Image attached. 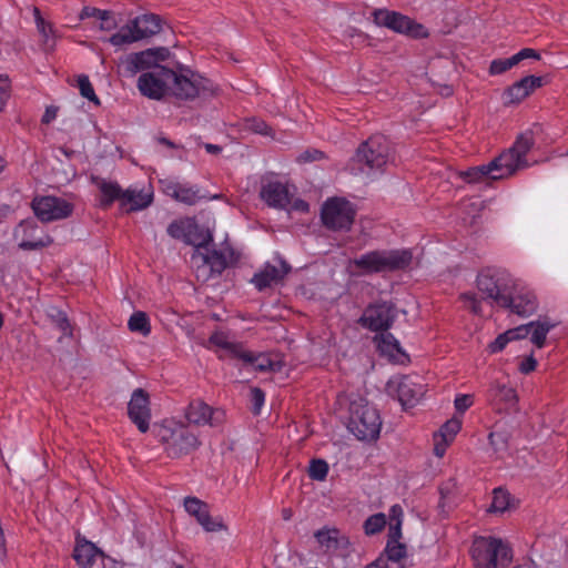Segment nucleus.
I'll list each match as a JSON object with an SVG mask.
<instances>
[{
	"label": "nucleus",
	"instance_id": "nucleus-38",
	"mask_svg": "<svg viewBox=\"0 0 568 568\" xmlns=\"http://www.w3.org/2000/svg\"><path fill=\"white\" fill-rule=\"evenodd\" d=\"M404 511L400 505H393L389 509V529L387 541H399L402 538V525H403Z\"/></svg>",
	"mask_w": 568,
	"mask_h": 568
},
{
	"label": "nucleus",
	"instance_id": "nucleus-55",
	"mask_svg": "<svg viewBox=\"0 0 568 568\" xmlns=\"http://www.w3.org/2000/svg\"><path fill=\"white\" fill-rule=\"evenodd\" d=\"M531 325L532 324L528 323V324L520 325L518 327L508 329V332L513 333L511 337H513L514 341L526 338L530 334Z\"/></svg>",
	"mask_w": 568,
	"mask_h": 568
},
{
	"label": "nucleus",
	"instance_id": "nucleus-60",
	"mask_svg": "<svg viewBox=\"0 0 568 568\" xmlns=\"http://www.w3.org/2000/svg\"><path fill=\"white\" fill-rule=\"evenodd\" d=\"M435 447H434V454L437 457H443L446 453V448L450 443L443 442V439L439 438V436L435 435Z\"/></svg>",
	"mask_w": 568,
	"mask_h": 568
},
{
	"label": "nucleus",
	"instance_id": "nucleus-21",
	"mask_svg": "<svg viewBox=\"0 0 568 568\" xmlns=\"http://www.w3.org/2000/svg\"><path fill=\"white\" fill-rule=\"evenodd\" d=\"M186 418L195 425L219 426L224 422L225 413L222 409H214L203 400H192L186 409Z\"/></svg>",
	"mask_w": 568,
	"mask_h": 568
},
{
	"label": "nucleus",
	"instance_id": "nucleus-8",
	"mask_svg": "<svg viewBox=\"0 0 568 568\" xmlns=\"http://www.w3.org/2000/svg\"><path fill=\"white\" fill-rule=\"evenodd\" d=\"M161 29L162 26L159 16L153 13L142 14L113 33L109 42L114 47H121L152 37L159 33Z\"/></svg>",
	"mask_w": 568,
	"mask_h": 568
},
{
	"label": "nucleus",
	"instance_id": "nucleus-36",
	"mask_svg": "<svg viewBox=\"0 0 568 568\" xmlns=\"http://www.w3.org/2000/svg\"><path fill=\"white\" fill-rule=\"evenodd\" d=\"M194 229H190V234L185 233L184 243L189 245H193L199 254L201 250H206L209 243L213 240L212 235L204 231L194 220H193Z\"/></svg>",
	"mask_w": 568,
	"mask_h": 568
},
{
	"label": "nucleus",
	"instance_id": "nucleus-14",
	"mask_svg": "<svg viewBox=\"0 0 568 568\" xmlns=\"http://www.w3.org/2000/svg\"><path fill=\"white\" fill-rule=\"evenodd\" d=\"M162 439L165 442L168 455L172 458L190 454L200 444L196 435L184 425H175L172 428L165 427Z\"/></svg>",
	"mask_w": 568,
	"mask_h": 568
},
{
	"label": "nucleus",
	"instance_id": "nucleus-43",
	"mask_svg": "<svg viewBox=\"0 0 568 568\" xmlns=\"http://www.w3.org/2000/svg\"><path fill=\"white\" fill-rule=\"evenodd\" d=\"M462 429V420L457 417H454L447 420L439 429L437 436H439L443 442L452 443L458 432Z\"/></svg>",
	"mask_w": 568,
	"mask_h": 568
},
{
	"label": "nucleus",
	"instance_id": "nucleus-45",
	"mask_svg": "<svg viewBox=\"0 0 568 568\" xmlns=\"http://www.w3.org/2000/svg\"><path fill=\"white\" fill-rule=\"evenodd\" d=\"M328 474V464L324 459H312L308 468V476L313 480L322 481Z\"/></svg>",
	"mask_w": 568,
	"mask_h": 568
},
{
	"label": "nucleus",
	"instance_id": "nucleus-3",
	"mask_svg": "<svg viewBox=\"0 0 568 568\" xmlns=\"http://www.w3.org/2000/svg\"><path fill=\"white\" fill-rule=\"evenodd\" d=\"M516 282L506 268L488 266L477 274L476 286L483 300L501 307L510 302L509 294L515 290Z\"/></svg>",
	"mask_w": 568,
	"mask_h": 568
},
{
	"label": "nucleus",
	"instance_id": "nucleus-49",
	"mask_svg": "<svg viewBox=\"0 0 568 568\" xmlns=\"http://www.w3.org/2000/svg\"><path fill=\"white\" fill-rule=\"evenodd\" d=\"M251 403L253 414L258 415L265 403V393L258 387H253L251 389Z\"/></svg>",
	"mask_w": 568,
	"mask_h": 568
},
{
	"label": "nucleus",
	"instance_id": "nucleus-20",
	"mask_svg": "<svg viewBox=\"0 0 568 568\" xmlns=\"http://www.w3.org/2000/svg\"><path fill=\"white\" fill-rule=\"evenodd\" d=\"M73 558L79 567L90 568H110V560H112L105 557L93 542L85 539H77Z\"/></svg>",
	"mask_w": 568,
	"mask_h": 568
},
{
	"label": "nucleus",
	"instance_id": "nucleus-28",
	"mask_svg": "<svg viewBox=\"0 0 568 568\" xmlns=\"http://www.w3.org/2000/svg\"><path fill=\"white\" fill-rule=\"evenodd\" d=\"M316 541L326 554L334 555L339 550L347 549L349 541L335 528H323L314 534Z\"/></svg>",
	"mask_w": 568,
	"mask_h": 568
},
{
	"label": "nucleus",
	"instance_id": "nucleus-57",
	"mask_svg": "<svg viewBox=\"0 0 568 568\" xmlns=\"http://www.w3.org/2000/svg\"><path fill=\"white\" fill-rule=\"evenodd\" d=\"M514 58L516 60V63L518 64L520 61L525 60V59H539L540 55L539 53L534 50V49H530V48H525V49H521L519 52H517L516 54H514Z\"/></svg>",
	"mask_w": 568,
	"mask_h": 568
},
{
	"label": "nucleus",
	"instance_id": "nucleus-52",
	"mask_svg": "<svg viewBox=\"0 0 568 568\" xmlns=\"http://www.w3.org/2000/svg\"><path fill=\"white\" fill-rule=\"evenodd\" d=\"M513 333L506 331L505 333L498 335V337L489 345V349L491 353L501 352L509 342L514 341L511 337Z\"/></svg>",
	"mask_w": 568,
	"mask_h": 568
},
{
	"label": "nucleus",
	"instance_id": "nucleus-41",
	"mask_svg": "<svg viewBox=\"0 0 568 568\" xmlns=\"http://www.w3.org/2000/svg\"><path fill=\"white\" fill-rule=\"evenodd\" d=\"M387 518L383 513H377L369 516L363 524L364 532L367 536L379 534L386 526Z\"/></svg>",
	"mask_w": 568,
	"mask_h": 568
},
{
	"label": "nucleus",
	"instance_id": "nucleus-47",
	"mask_svg": "<svg viewBox=\"0 0 568 568\" xmlns=\"http://www.w3.org/2000/svg\"><path fill=\"white\" fill-rule=\"evenodd\" d=\"M517 65L516 60L513 57L505 59H495L490 62L489 65V74L499 75L510 70L513 67Z\"/></svg>",
	"mask_w": 568,
	"mask_h": 568
},
{
	"label": "nucleus",
	"instance_id": "nucleus-15",
	"mask_svg": "<svg viewBox=\"0 0 568 568\" xmlns=\"http://www.w3.org/2000/svg\"><path fill=\"white\" fill-rule=\"evenodd\" d=\"M32 209L36 216L42 222H52L69 217L73 212V205L58 196H42L34 199Z\"/></svg>",
	"mask_w": 568,
	"mask_h": 568
},
{
	"label": "nucleus",
	"instance_id": "nucleus-22",
	"mask_svg": "<svg viewBox=\"0 0 568 568\" xmlns=\"http://www.w3.org/2000/svg\"><path fill=\"white\" fill-rule=\"evenodd\" d=\"M39 226L32 219L23 220L16 230V237H20L19 247L24 251L39 250L49 246L53 240L49 235L38 236Z\"/></svg>",
	"mask_w": 568,
	"mask_h": 568
},
{
	"label": "nucleus",
	"instance_id": "nucleus-9",
	"mask_svg": "<svg viewBox=\"0 0 568 568\" xmlns=\"http://www.w3.org/2000/svg\"><path fill=\"white\" fill-rule=\"evenodd\" d=\"M534 144V133L532 131L527 130L516 138L511 148L497 156L499 165H501L503 172L506 173L507 178L516 173L518 170L529 166L526 156L532 149Z\"/></svg>",
	"mask_w": 568,
	"mask_h": 568
},
{
	"label": "nucleus",
	"instance_id": "nucleus-1",
	"mask_svg": "<svg viewBox=\"0 0 568 568\" xmlns=\"http://www.w3.org/2000/svg\"><path fill=\"white\" fill-rule=\"evenodd\" d=\"M413 262L410 248L372 250L349 261L359 275L394 273L407 270Z\"/></svg>",
	"mask_w": 568,
	"mask_h": 568
},
{
	"label": "nucleus",
	"instance_id": "nucleus-54",
	"mask_svg": "<svg viewBox=\"0 0 568 568\" xmlns=\"http://www.w3.org/2000/svg\"><path fill=\"white\" fill-rule=\"evenodd\" d=\"M36 13V22L38 30L44 36L49 37L53 32L52 26L44 21V19L40 16V11L34 9Z\"/></svg>",
	"mask_w": 568,
	"mask_h": 568
},
{
	"label": "nucleus",
	"instance_id": "nucleus-6",
	"mask_svg": "<svg viewBox=\"0 0 568 568\" xmlns=\"http://www.w3.org/2000/svg\"><path fill=\"white\" fill-rule=\"evenodd\" d=\"M348 430L359 440H375L378 438L382 420L378 410L364 399L353 400L349 404Z\"/></svg>",
	"mask_w": 568,
	"mask_h": 568
},
{
	"label": "nucleus",
	"instance_id": "nucleus-51",
	"mask_svg": "<svg viewBox=\"0 0 568 568\" xmlns=\"http://www.w3.org/2000/svg\"><path fill=\"white\" fill-rule=\"evenodd\" d=\"M246 126L251 131L258 133L261 135H265V136L270 135L272 132V129L268 126V124L265 121H263L261 119H256V118L248 119L246 121Z\"/></svg>",
	"mask_w": 568,
	"mask_h": 568
},
{
	"label": "nucleus",
	"instance_id": "nucleus-59",
	"mask_svg": "<svg viewBox=\"0 0 568 568\" xmlns=\"http://www.w3.org/2000/svg\"><path fill=\"white\" fill-rule=\"evenodd\" d=\"M466 303H468L470 310L474 313H479L480 311V302L476 297L474 293H464L460 296Z\"/></svg>",
	"mask_w": 568,
	"mask_h": 568
},
{
	"label": "nucleus",
	"instance_id": "nucleus-2",
	"mask_svg": "<svg viewBox=\"0 0 568 568\" xmlns=\"http://www.w3.org/2000/svg\"><path fill=\"white\" fill-rule=\"evenodd\" d=\"M206 347L213 349L220 359H237L241 361L244 366H252L258 372L274 369V363L267 354H256L245 349L242 343L231 341L229 335L222 331L212 333Z\"/></svg>",
	"mask_w": 568,
	"mask_h": 568
},
{
	"label": "nucleus",
	"instance_id": "nucleus-17",
	"mask_svg": "<svg viewBox=\"0 0 568 568\" xmlns=\"http://www.w3.org/2000/svg\"><path fill=\"white\" fill-rule=\"evenodd\" d=\"M128 415L141 433L149 430L151 420L150 397L144 389L136 388L133 390L128 404Z\"/></svg>",
	"mask_w": 568,
	"mask_h": 568
},
{
	"label": "nucleus",
	"instance_id": "nucleus-50",
	"mask_svg": "<svg viewBox=\"0 0 568 568\" xmlns=\"http://www.w3.org/2000/svg\"><path fill=\"white\" fill-rule=\"evenodd\" d=\"M11 92V81L8 75L0 74V112L4 109Z\"/></svg>",
	"mask_w": 568,
	"mask_h": 568
},
{
	"label": "nucleus",
	"instance_id": "nucleus-61",
	"mask_svg": "<svg viewBox=\"0 0 568 568\" xmlns=\"http://www.w3.org/2000/svg\"><path fill=\"white\" fill-rule=\"evenodd\" d=\"M367 568H390L387 565L386 560L383 557H378L373 564H371Z\"/></svg>",
	"mask_w": 568,
	"mask_h": 568
},
{
	"label": "nucleus",
	"instance_id": "nucleus-42",
	"mask_svg": "<svg viewBox=\"0 0 568 568\" xmlns=\"http://www.w3.org/2000/svg\"><path fill=\"white\" fill-rule=\"evenodd\" d=\"M190 229H194L192 219L176 220L169 224L168 234L176 240L184 241L185 233L190 234Z\"/></svg>",
	"mask_w": 568,
	"mask_h": 568
},
{
	"label": "nucleus",
	"instance_id": "nucleus-56",
	"mask_svg": "<svg viewBox=\"0 0 568 568\" xmlns=\"http://www.w3.org/2000/svg\"><path fill=\"white\" fill-rule=\"evenodd\" d=\"M57 325L58 327L63 332V334L69 335L71 334V325L70 322L65 315V313L61 311H57Z\"/></svg>",
	"mask_w": 568,
	"mask_h": 568
},
{
	"label": "nucleus",
	"instance_id": "nucleus-13",
	"mask_svg": "<svg viewBox=\"0 0 568 568\" xmlns=\"http://www.w3.org/2000/svg\"><path fill=\"white\" fill-rule=\"evenodd\" d=\"M397 316L396 307L389 302L369 304L363 312L358 323L372 332L388 331Z\"/></svg>",
	"mask_w": 568,
	"mask_h": 568
},
{
	"label": "nucleus",
	"instance_id": "nucleus-33",
	"mask_svg": "<svg viewBox=\"0 0 568 568\" xmlns=\"http://www.w3.org/2000/svg\"><path fill=\"white\" fill-rule=\"evenodd\" d=\"M153 201V192L129 187L124 191V205L130 204L129 211H140L148 207Z\"/></svg>",
	"mask_w": 568,
	"mask_h": 568
},
{
	"label": "nucleus",
	"instance_id": "nucleus-25",
	"mask_svg": "<svg viewBox=\"0 0 568 568\" xmlns=\"http://www.w3.org/2000/svg\"><path fill=\"white\" fill-rule=\"evenodd\" d=\"M290 271L291 266L285 261H280V267L266 263L254 274L251 282L258 291H263L278 284Z\"/></svg>",
	"mask_w": 568,
	"mask_h": 568
},
{
	"label": "nucleus",
	"instance_id": "nucleus-29",
	"mask_svg": "<svg viewBox=\"0 0 568 568\" xmlns=\"http://www.w3.org/2000/svg\"><path fill=\"white\" fill-rule=\"evenodd\" d=\"M206 253H200L203 266L210 268V275H221L227 265L235 260L234 252L231 248L225 250H205Z\"/></svg>",
	"mask_w": 568,
	"mask_h": 568
},
{
	"label": "nucleus",
	"instance_id": "nucleus-19",
	"mask_svg": "<svg viewBox=\"0 0 568 568\" xmlns=\"http://www.w3.org/2000/svg\"><path fill=\"white\" fill-rule=\"evenodd\" d=\"M185 511L195 518L197 524L207 532H217L225 530L226 526L219 517L210 515L209 505L196 497H186L184 499Z\"/></svg>",
	"mask_w": 568,
	"mask_h": 568
},
{
	"label": "nucleus",
	"instance_id": "nucleus-35",
	"mask_svg": "<svg viewBox=\"0 0 568 568\" xmlns=\"http://www.w3.org/2000/svg\"><path fill=\"white\" fill-rule=\"evenodd\" d=\"M531 325L530 341L538 347L542 348L546 343L547 334L556 327V323H551L548 318L529 322Z\"/></svg>",
	"mask_w": 568,
	"mask_h": 568
},
{
	"label": "nucleus",
	"instance_id": "nucleus-39",
	"mask_svg": "<svg viewBox=\"0 0 568 568\" xmlns=\"http://www.w3.org/2000/svg\"><path fill=\"white\" fill-rule=\"evenodd\" d=\"M128 327L133 333H139L142 336H148L151 333V324L149 316L141 311L134 312L129 321Z\"/></svg>",
	"mask_w": 568,
	"mask_h": 568
},
{
	"label": "nucleus",
	"instance_id": "nucleus-10",
	"mask_svg": "<svg viewBox=\"0 0 568 568\" xmlns=\"http://www.w3.org/2000/svg\"><path fill=\"white\" fill-rule=\"evenodd\" d=\"M356 211L353 204L343 197L328 199L322 206L321 219L325 227L339 231L349 230Z\"/></svg>",
	"mask_w": 568,
	"mask_h": 568
},
{
	"label": "nucleus",
	"instance_id": "nucleus-11",
	"mask_svg": "<svg viewBox=\"0 0 568 568\" xmlns=\"http://www.w3.org/2000/svg\"><path fill=\"white\" fill-rule=\"evenodd\" d=\"M173 70L158 65L151 71L143 72L138 79V89L141 94L153 100L162 99L171 91Z\"/></svg>",
	"mask_w": 568,
	"mask_h": 568
},
{
	"label": "nucleus",
	"instance_id": "nucleus-27",
	"mask_svg": "<svg viewBox=\"0 0 568 568\" xmlns=\"http://www.w3.org/2000/svg\"><path fill=\"white\" fill-rule=\"evenodd\" d=\"M541 85V77L527 75L509 87L504 93V99L507 103H519Z\"/></svg>",
	"mask_w": 568,
	"mask_h": 568
},
{
	"label": "nucleus",
	"instance_id": "nucleus-26",
	"mask_svg": "<svg viewBox=\"0 0 568 568\" xmlns=\"http://www.w3.org/2000/svg\"><path fill=\"white\" fill-rule=\"evenodd\" d=\"M261 197L274 209H286L291 203V195L285 184L271 181L262 186Z\"/></svg>",
	"mask_w": 568,
	"mask_h": 568
},
{
	"label": "nucleus",
	"instance_id": "nucleus-16",
	"mask_svg": "<svg viewBox=\"0 0 568 568\" xmlns=\"http://www.w3.org/2000/svg\"><path fill=\"white\" fill-rule=\"evenodd\" d=\"M396 390L398 400L404 407H414L425 394V385L417 382V376H400L388 383Z\"/></svg>",
	"mask_w": 568,
	"mask_h": 568
},
{
	"label": "nucleus",
	"instance_id": "nucleus-12",
	"mask_svg": "<svg viewBox=\"0 0 568 568\" xmlns=\"http://www.w3.org/2000/svg\"><path fill=\"white\" fill-rule=\"evenodd\" d=\"M374 21L376 24L386 27L395 32L407 34L412 38H425L428 36L426 28L412 20L410 18L386 9L374 11Z\"/></svg>",
	"mask_w": 568,
	"mask_h": 568
},
{
	"label": "nucleus",
	"instance_id": "nucleus-24",
	"mask_svg": "<svg viewBox=\"0 0 568 568\" xmlns=\"http://www.w3.org/2000/svg\"><path fill=\"white\" fill-rule=\"evenodd\" d=\"M459 176L467 183H479L487 180H500L507 178L506 173L503 172L497 158L488 164L473 166L465 171H460Z\"/></svg>",
	"mask_w": 568,
	"mask_h": 568
},
{
	"label": "nucleus",
	"instance_id": "nucleus-34",
	"mask_svg": "<svg viewBox=\"0 0 568 568\" xmlns=\"http://www.w3.org/2000/svg\"><path fill=\"white\" fill-rule=\"evenodd\" d=\"M101 192L100 205L104 209L111 206L115 200L121 201V205L124 206V191L118 183L102 181L99 185Z\"/></svg>",
	"mask_w": 568,
	"mask_h": 568
},
{
	"label": "nucleus",
	"instance_id": "nucleus-5",
	"mask_svg": "<svg viewBox=\"0 0 568 568\" xmlns=\"http://www.w3.org/2000/svg\"><path fill=\"white\" fill-rule=\"evenodd\" d=\"M392 160V145L389 140L383 134L369 136L359 144L355 155L352 159L363 173L372 171H382Z\"/></svg>",
	"mask_w": 568,
	"mask_h": 568
},
{
	"label": "nucleus",
	"instance_id": "nucleus-58",
	"mask_svg": "<svg viewBox=\"0 0 568 568\" xmlns=\"http://www.w3.org/2000/svg\"><path fill=\"white\" fill-rule=\"evenodd\" d=\"M537 367V361L534 358V356H528L524 361H521L519 365V371L523 374H529L534 372Z\"/></svg>",
	"mask_w": 568,
	"mask_h": 568
},
{
	"label": "nucleus",
	"instance_id": "nucleus-23",
	"mask_svg": "<svg viewBox=\"0 0 568 568\" xmlns=\"http://www.w3.org/2000/svg\"><path fill=\"white\" fill-rule=\"evenodd\" d=\"M488 400L498 413L510 414L517 410V393L513 387L505 384H493L488 390Z\"/></svg>",
	"mask_w": 568,
	"mask_h": 568
},
{
	"label": "nucleus",
	"instance_id": "nucleus-44",
	"mask_svg": "<svg viewBox=\"0 0 568 568\" xmlns=\"http://www.w3.org/2000/svg\"><path fill=\"white\" fill-rule=\"evenodd\" d=\"M488 440L495 453H504L508 448L509 434L497 429L489 433Z\"/></svg>",
	"mask_w": 568,
	"mask_h": 568
},
{
	"label": "nucleus",
	"instance_id": "nucleus-18",
	"mask_svg": "<svg viewBox=\"0 0 568 568\" xmlns=\"http://www.w3.org/2000/svg\"><path fill=\"white\" fill-rule=\"evenodd\" d=\"M509 300L510 302L501 305V308L509 310L513 314L527 317L537 311L538 302L535 293L518 280L515 290L509 294Z\"/></svg>",
	"mask_w": 568,
	"mask_h": 568
},
{
	"label": "nucleus",
	"instance_id": "nucleus-63",
	"mask_svg": "<svg viewBox=\"0 0 568 568\" xmlns=\"http://www.w3.org/2000/svg\"><path fill=\"white\" fill-rule=\"evenodd\" d=\"M303 156L307 161H315L321 159L323 156V153L321 151L315 150L313 153L305 152Z\"/></svg>",
	"mask_w": 568,
	"mask_h": 568
},
{
	"label": "nucleus",
	"instance_id": "nucleus-32",
	"mask_svg": "<svg viewBox=\"0 0 568 568\" xmlns=\"http://www.w3.org/2000/svg\"><path fill=\"white\" fill-rule=\"evenodd\" d=\"M155 63V53L153 50L136 52L128 57L125 70L129 74H135L140 71L151 68Z\"/></svg>",
	"mask_w": 568,
	"mask_h": 568
},
{
	"label": "nucleus",
	"instance_id": "nucleus-37",
	"mask_svg": "<svg viewBox=\"0 0 568 568\" xmlns=\"http://www.w3.org/2000/svg\"><path fill=\"white\" fill-rule=\"evenodd\" d=\"M80 18L87 19V18H95V20H100V29L101 30H111L115 27V21L113 19L112 12L106 10H101L94 7H84L81 10Z\"/></svg>",
	"mask_w": 568,
	"mask_h": 568
},
{
	"label": "nucleus",
	"instance_id": "nucleus-62",
	"mask_svg": "<svg viewBox=\"0 0 568 568\" xmlns=\"http://www.w3.org/2000/svg\"><path fill=\"white\" fill-rule=\"evenodd\" d=\"M293 209L300 212H307L308 211V204L303 200H296L293 203Z\"/></svg>",
	"mask_w": 568,
	"mask_h": 568
},
{
	"label": "nucleus",
	"instance_id": "nucleus-30",
	"mask_svg": "<svg viewBox=\"0 0 568 568\" xmlns=\"http://www.w3.org/2000/svg\"><path fill=\"white\" fill-rule=\"evenodd\" d=\"M374 341L377 344V349L382 355L389 357L393 362L404 363L408 361V356L405 354L403 348L400 347L399 342L395 338V336L390 333L382 332L379 335L374 337Z\"/></svg>",
	"mask_w": 568,
	"mask_h": 568
},
{
	"label": "nucleus",
	"instance_id": "nucleus-46",
	"mask_svg": "<svg viewBox=\"0 0 568 568\" xmlns=\"http://www.w3.org/2000/svg\"><path fill=\"white\" fill-rule=\"evenodd\" d=\"M508 506H509V494L501 488L494 489V496H493V501L490 505V510L503 513L508 508Z\"/></svg>",
	"mask_w": 568,
	"mask_h": 568
},
{
	"label": "nucleus",
	"instance_id": "nucleus-53",
	"mask_svg": "<svg viewBox=\"0 0 568 568\" xmlns=\"http://www.w3.org/2000/svg\"><path fill=\"white\" fill-rule=\"evenodd\" d=\"M473 395L469 394L457 395L454 400L456 410L462 414L465 413L473 405Z\"/></svg>",
	"mask_w": 568,
	"mask_h": 568
},
{
	"label": "nucleus",
	"instance_id": "nucleus-40",
	"mask_svg": "<svg viewBox=\"0 0 568 568\" xmlns=\"http://www.w3.org/2000/svg\"><path fill=\"white\" fill-rule=\"evenodd\" d=\"M379 557H383L387 564L388 561L398 564L406 557V546L399 541H387L384 554Z\"/></svg>",
	"mask_w": 568,
	"mask_h": 568
},
{
	"label": "nucleus",
	"instance_id": "nucleus-48",
	"mask_svg": "<svg viewBox=\"0 0 568 568\" xmlns=\"http://www.w3.org/2000/svg\"><path fill=\"white\" fill-rule=\"evenodd\" d=\"M78 87L83 98L88 99L91 102H94L97 105L100 104V100L97 97L94 89L87 75H80L78 78Z\"/></svg>",
	"mask_w": 568,
	"mask_h": 568
},
{
	"label": "nucleus",
	"instance_id": "nucleus-7",
	"mask_svg": "<svg viewBox=\"0 0 568 568\" xmlns=\"http://www.w3.org/2000/svg\"><path fill=\"white\" fill-rule=\"evenodd\" d=\"M172 78L174 79H171V92L178 99L194 100L214 94L213 82L189 68L173 71Z\"/></svg>",
	"mask_w": 568,
	"mask_h": 568
},
{
	"label": "nucleus",
	"instance_id": "nucleus-4",
	"mask_svg": "<svg viewBox=\"0 0 568 568\" xmlns=\"http://www.w3.org/2000/svg\"><path fill=\"white\" fill-rule=\"evenodd\" d=\"M469 554L475 568L506 567L513 559L510 546L494 536L475 537Z\"/></svg>",
	"mask_w": 568,
	"mask_h": 568
},
{
	"label": "nucleus",
	"instance_id": "nucleus-31",
	"mask_svg": "<svg viewBox=\"0 0 568 568\" xmlns=\"http://www.w3.org/2000/svg\"><path fill=\"white\" fill-rule=\"evenodd\" d=\"M163 190L166 195L186 205H194L201 199L200 190L186 183L168 181Z\"/></svg>",
	"mask_w": 568,
	"mask_h": 568
},
{
	"label": "nucleus",
	"instance_id": "nucleus-64",
	"mask_svg": "<svg viewBox=\"0 0 568 568\" xmlns=\"http://www.w3.org/2000/svg\"><path fill=\"white\" fill-rule=\"evenodd\" d=\"M204 148H205L206 152L211 153V154H219L222 151V148L220 145L211 144V143H206L204 145Z\"/></svg>",
	"mask_w": 568,
	"mask_h": 568
}]
</instances>
